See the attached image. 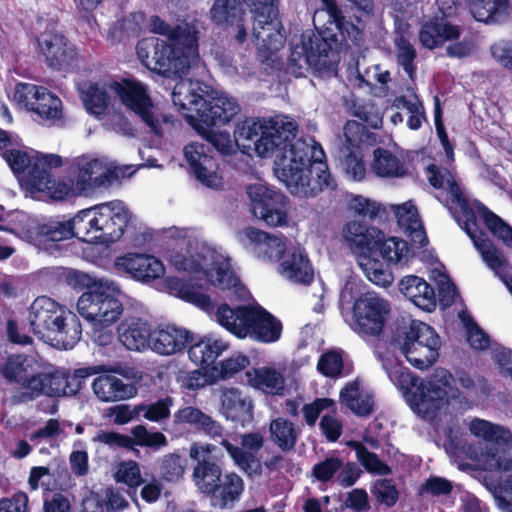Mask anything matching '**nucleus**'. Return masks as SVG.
Segmentation results:
<instances>
[{
  "label": "nucleus",
  "mask_w": 512,
  "mask_h": 512,
  "mask_svg": "<svg viewBox=\"0 0 512 512\" xmlns=\"http://www.w3.org/2000/svg\"><path fill=\"white\" fill-rule=\"evenodd\" d=\"M194 127L223 154L232 152L236 143L259 157L274 156V173L293 195L315 197L335 186L322 146L312 138H296L297 124L287 116L245 119L237 124L234 140L228 132L214 131L200 122Z\"/></svg>",
  "instance_id": "nucleus-1"
},
{
  "label": "nucleus",
  "mask_w": 512,
  "mask_h": 512,
  "mask_svg": "<svg viewBox=\"0 0 512 512\" xmlns=\"http://www.w3.org/2000/svg\"><path fill=\"white\" fill-rule=\"evenodd\" d=\"M380 360L390 380L402 390L411 409L422 417H429L450 399L458 398V385L468 390L474 384L469 375L460 373L455 379L444 368H436L429 380L424 382L389 356L380 357Z\"/></svg>",
  "instance_id": "nucleus-2"
},
{
  "label": "nucleus",
  "mask_w": 512,
  "mask_h": 512,
  "mask_svg": "<svg viewBox=\"0 0 512 512\" xmlns=\"http://www.w3.org/2000/svg\"><path fill=\"white\" fill-rule=\"evenodd\" d=\"M184 233L169 255L175 269L197 279L205 278L213 286L227 291L229 298L247 299L249 293L232 270L228 255L209 246L194 232L186 230Z\"/></svg>",
  "instance_id": "nucleus-3"
},
{
  "label": "nucleus",
  "mask_w": 512,
  "mask_h": 512,
  "mask_svg": "<svg viewBox=\"0 0 512 512\" xmlns=\"http://www.w3.org/2000/svg\"><path fill=\"white\" fill-rule=\"evenodd\" d=\"M70 280L87 288L77 300L78 313L90 324L94 340L99 345H107L113 339L112 326L123 314L125 296L120 285L108 278H95L74 271Z\"/></svg>",
  "instance_id": "nucleus-4"
},
{
  "label": "nucleus",
  "mask_w": 512,
  "mask_h": 512,
  "mask_svg": "<svg viewBox=\"0 0 512 512\" xmlns=\"http://www.w3.org/2000/svg\"><path fill=\"white\" fill-rule=\"evenodd\" d=\"M215 319L238 338L274 343L282 334L280 320L260 306L231 308L227 304H221L215 312Z\"/></svg>",
  "instance_id": "nucleus-5"
},
{
  "label": "nucleus",
  "mask_w": 512,
  "mask_h": 512,
  "mask_svg": "<svg viewBox=\"0 0 512 512\" xmlns=\"http://www.w3.org/2000/svg\"><path fill=\"white\" fill-rule=\"evenodd\" d=\"M180 33L186 36V50L177 49L156 37L144 38L137 45L139 60L148 69L164 75L184 73L198 59V44H194L188 28Z\"/></svg>",
  "instance_id": "nucleus-6"
},
{
  "label": "nucleus",
  "mask_w": 512,
  "mask_h": 512,
  "mask_svg": "<svg viewBox=\"0 0 512 512\" xmlns=\"http://www.w3.org/2000/svg\"><path fill=\"white\" fill-rule=\"evenodd\" d=\"M390 347L393 353L399 352L415 368L426 369L439 356L440 338L431 326L414 320L396 332Z\"/></svg>",
  "instance_id": "nucleus-7"
},
{
  "label": "nucleus",
  "mask_w": 512,
  "mask_h": 512,
  "mask_svg": "<svg viewBox=\"0 0 512 512\" xmlns=\"http://www.w3.org/2000/svg\"><path fill=\"white\" fill-rule=\"evenodd\" d=\"M110 90L117 94L123 105L137 115L154 134L162 136L174 126V121L158 112L146 86L142 83L135 80L112 82Z\"/></svg>",
  "instance_id": "nucleus-8"
},
{
  "label": "nucleus",
  "mask_w": 512,
  "mask_h": 512,
  "mask_svg": "<svg viewBox=\"0 0 512 512\" xmlns=\"http://www.w3.org/2000/svg\"><path fill=\"white\" fill-rule=\"evenodd\" d=\"M68 175L74 181L77 194L109 186L119 175V169L104 158L83 154L70 160Z\"/></svg>",
  "instance_id": "nucleus-9"
},
{
  "label": "nucleus",
  "mask_w": 512,
  "mask_h": 512,
  "mask_svg": "<svg viewBox=\"0 0 512 512\" xmlns=\"http://www.w3.org/2000/svg\"><path fill=\"white\" fill-rule=\"evenodd\" d=\"M254 14L255 24L252 39L260 51L273 53L284 44L278 20L277 0H243Z\"/></svg>",
  "instance_id": "nucleus-10"
},
{
  "label": "nucleus",
  "mask_w": 512,
  "mask_h": 512,
  "mask_svg": "<svg viewBox=\"0 0 512 512\" xmlns=\"http://www.w3.org/2000/svg\"><path fill=\"white\" fill-rule=\"evenodd\" d=\"M390 311L391 307L386 299L368 293L354 302L352 318L348 324L364 340L377 338L383 331Z\"/></svg>",
  "instance_id": "nucleus-11"
},
{
  "label": "nucleus",
  "mask_w": 512,
  "mask_h": 512,
  "mask_svg": "<svg viewBox=\"0 0 512 512\" xmlns=\"http://www.w3.org/2000/svg\"><path fill=\"white\" fill-rule=\"evenodd\" d=\"M329 45L327 42L306 32L301 35L299 44L293 46L289 58L290 70L297 76H304L310 68L316 71L327 69L331 65L329 59Z\"/></svg>",
  "instance_id": "nucleus-12"
},
{
  "label": "nucleus",
  "mask_w": 512,
  "mask_h": 512,
  "mask_svg": "<svg viewBox=\"0 0 512 512\" xmlns=\"http://www.w3.org/2000/svg\"><path fill=\"white\" fill-rule=\"evenodd\" d=\"M426 177L434 188L446 191L445 199L439 195L436 198L450 210L456 220L457 216L472 219L474 211L448 168L431 164L426 169Z\"/></svg>",
  "instance_id": "nucleus-13"
},
{
  "label": "nucleus",
  "mask_w": 512,
  "mask_h": 512,
  "mask_svg": "<svg viewBox=\"0 0 512 512\" xmlns=\"http://www.w3.org/2000/svg\"><path fill=\"white\" fill-rule=\"evenodd\" d=\"M220 444L232 458L235 465L248 475L261 473L262 464L258 452L264 447V436L258 432L239 435L240 446L232 444L225 435L219 438Z\"/></svg>",
  "instance_id": "nucleus-14"
},
{
  "label": "nucleus",
  "mask_w": 512,
  "mask_h": 512,
  "mask_svg": "<svg viewBox=\"0 0 512 512\" xmlns=\"http://www.w3.org/2000/svg\"><path fill=\"white\" fill-rule=\"evenodd\" d=\"M94 207L99 226V239L106 242L119 240L132 219V214L125 203L113 200Z\"/></svg>",
  "instance_id": "nucleus-15"
},
{
  "label": "nucleus",
  "mask_w": 512,
  "mask_h": 512,
  "mask_svg": "<svg viewBox=\"0 0 512 512\" xmlns=\"http://www.w3.org/2000/svg\"><path fill=\"white\" fill-rule=\"evenodd\" d=\"M209 91L210 86L191 79H181L173 88V104L190 119L193 126L200 121L202 103L209 97Z\"/></svg>",
  "instance_id": "nucleus-16"
},
{
  "label": "nucleus",
  "mask_w": 512,
  "mask_h": 512,
  "mask_svg": "<svg viewBox=\"0 0 512 512\" xmlns=\"http://www.w3.org/2000/svg\"><path fill=\"white\" fill-rule=\"evenodd\" d=\"M479 466L490 472H511L512 457L506 451L486 447L477 457ZM495 503L502 512H512V475L503 484L502 490L494 495Z\"/></svg>",
  "instance_id": "nucleus-17"
},
{
  "label": "nucleus",
  "mask_w": 512,
  "mask_h": 512,
  "mask_svg": "<svg viewBox=\"0 0 512 512\" xmlns=\"http://www.w3.org/2000/svg\"><path fill=\"white\" fill-rule=\"evenodd\" d=\"M68 309L55 300L41 296L36 298L28 311V322L33 333L41 340L47 342L48 336L57 326V321Z\"/></svg>",
  "instance_id": "nucleus-18"
},
{
  "label": "nucleus",
  "mask_w": 512,
  "mask_h": 512,
  "mask_svg": "<svg viewBox=\"0 0 512 512\" xmlns=\"http://www.w3.org/2000/svg\"><path fill=\"white\" fill-rule=\"evenodd\" d=\"M184 157L195 178L207 187L219 188L222 179L208 144L191 142L184 147Z\"/></svg>",
  "instance_id": "nucleus-19"
},
{
  "label": "nucleus",
  "mask_w": 512,
  "mask_h": 512,
  "mask_svg": "<svg viewBox=\"0 0 512 512\" xmlns=\"http://www.w3.org/2000/svg\"><path fill=\"white\" fill-rule=\"evenodd\" d=\"M457 222L469 237L472 239L473 244L477 251L480 253L484 263L498 276L501 281L506 285L509 283L511 276L506 273L507 260L500 250L488 239L478 236L476 233V217L472 212V219L468 217L461 218L457 216Z\"/></svg>",
  "instance_id": "nucleus-20"
},
{
  "label": "nucleus",
  "mask_w": 512,
  "mask_h": 512,
  "mask_svg": "<svg viewBox=\"0 0 512 512\" xmlns=\"http://www.w3.org/2000/svg\"><path fill=\"white\" fill-rule=\"evenodd\" d=\"M114 267L119 273L127 274L141 282H150L162 277L165 273L163 263L147 254L128 253L117 257Z\"/></svg>",
  "instance_id": "nucleus-21"
},
{
  "label": "nucleus",
  "mask_w": 512,
  "mask_h": 512,
  "mask_svg": "<svg viewBox=\"0 0 512 512\" xmlns=\"http://www.w3.org/2000/svg\"><path fill=\"white\" fill-rule=\"evenodd\" d=\"M202 107L199 122L207 127L228 123L240 111L239 104L233 97L211 88Z\"/></svg>",
  "instance_id": "nucleus-22"
},
{
  "label": "nucleus",
  "mask_w": 512,
  "mask_h": 512,
  "mask_svg": "<svg viewBox=\"0 0 512 512\" xmlns=\"http://www.w3.org/2000/svg\"><path fill=\"white\" fill-rule=\"evenodd\" d=\"M192 340V333L186 328L162 325L153 331L150 350L159 355L170 356L183 351Z\"/></svg>",
  "instance_id": "nucleus-23"
},
{
  "label": "nucleus",
  "mask_w": 512,
  "mask_h": 512,
  "mask_svg": "<svg viewBox=\"0 0 512 512\" xmlns=\"http://www.w3.org/2000/svg\"><path fill=\"white\" fill-rule=\"evenodd\" d=\"M4 159L15 174L27 172L25 176L26 184L30 187V176L34 166L38 162H45V166L59 167L62 165V159L56 154H41L35 150L12 148L6 150L3 154Z\"/></svg>",
  "instance_id": "nucleus-24"
},
{
  "label": "nucleus",
  "mask_w": 512,
  "mask_h": 512,
  "mask_svg": "<svg viewBox=\"0 0 512 512\" xmlns=\"http://www.w3.org/2000/svg\"><path fill=\"white\" fill-rule=\"evenodd\" d=\"M54 166H45V162H38L30 176V189L46 192L52 199L62 200L71 194H77L74 181L68 175L67 181L56 182L50 173Z\"/></svg>",
  "instance_id": "nucleus-25"
},
{
  "label": "nucleus",
  "mask_w": 512,
  "mask_h": 512,
  "mask_svg": "<svg viewBox=\"0 0 512 512\" xmlns=\"http://www.w3.org/2000/svg\"><path fill=\"white\" fill-rule=\"evenodd\" d=\"M119 341L131 351L150 349L153 331L149 322L140 317H127L118 326Z\"/></svg>",
  "instance_id": "nucleus-26"
},
{
  "label": "nucleus",
  "mask_w": 512,
  "mask_h": 512,
  "mask_svg": "<svg viewBox=\"0 0 512 512\" xmlns=\"http://www.w3.org/2000/svg\"><path fill=\"white\" fill-rule=\"evenodd\" d=\"M75 236L71 220H49L45 223L31 221L28 238L39 247L48 249L50 243L63 241Z\"/></svg>",
  "instance_id": "nucleus-27"
},
{
  "label": "nucleus",
  "mask_w": 512,
  "mask_h": 512,
  "mask_svg": "<svg viewBox=\"0 0 512 512\" xmlns=\"http://www.w3.org/2000/svg\"><path fill=\"white\" fill-rule=\"evenodd\" d=\"M38 43L51 68L62 69L72 65L76 52L64 36L44 33L38 38Z\"/></svg>",
  "instance_id": "nucleus-28"
},
{
  "label": "nucleus",
  "mask_w": 512,
  "mask_h": 512,
  "mask_svg": "<svg viewBox=\"0 0 512 512\" xmlns=\"http://www.w3.org/2000/svg\"><path fill=\"white\" fill-rule=\"evenodd\" d=\"M342 235L349 248L360 257L374 251L380 241L381 231L353 220L344 225Z\"/></svg>",
  "instance_id": "nucleus-29"
},
{
  "label": "nucleus",
  "mask_w": 512,
  "mask_h": 512,
  "mask_svg": "<svg viewBox=\"0 0 512 512\" xmlns=\"http://www.w3.org/2000/svg\"><path fill=\"white\" fill-rule=\"evenodd\" d=\"M108 373L96 377L92 382L95 396L102 402H118L133 398L137 388L131 383H125L121 378Z\"/></svg>",
  "instance_id": "nucleus-30"
},
{
  "label": "nucleus",
  "mask_w": 512,
  "mask_h": 512,
  "mask_svg": "<svg viewBox=\"0 0 512 512\" xmlns=\"http://www.w3.org/2000/svg\"><path fill=\"white\" fill-rule=\"evenodd\" d=\"M323 5L324 9L317 11L314 15L313 21L315 24L317 18L325 12L328 15L326 30L331 33L330 37L333 40L338 41V35H340L343 40L350 39L353 42L361 40L360 29L343 16L342 10L333 0H323Z\"/></svg>",
  "instance_id": "nucleus-31"
},
{
  "label": "nucleus",
  "mask_w": 512,
  "mask_h": 512,
  "mask_svg": "<svg viewBox=\"0 0 512 512\" xmlns=\"http://www.w3.org/2000/svg\"><path fill=\"white\" fill-rule=\"evenodd\" d=\"M173 423L175 425L187 424L192 426L215 441L224 436L223 426L201 409L194 406H185L175 411Z\"/></svg>",
  "instance_id": "nucleus-32"
},
{
  "label": "nucleus",
  "mask_w": 512,
  "mask_h": 512,
  "mask_svg": "<svg viewBox=\"0 0 512 512\" xmlns=\"http://www.w3.org/2000/svg\"><path fill=\"white\" fill-rule=\"evenodd\" d=\"M400 290L414 305L425 311H432L436 307V294L434 288L424 279L410 275L400 281Z\"/></svg>",
  "instance_id": "nucleus-33"
},
{
  "label": "nucleus",
  "mask_w": 512,
  "mask_h": 512,
  "mask_svg": "<svg viewBox=\"0 0 512 512\" xmlns=\"http://www.w3.org/2000/svg\"><path fill=\"white\" fill-rule=\"evenodd\" d=\"M222 411L227 419L246 422L252 419L251 398L237 388H226L221 395Z\"/></svg>",
  "instance_id": "nucleus-34"
},
{
  "label": "nucleus",
  "mask_w": 512,
  "mask_h": 512,
  "mask_svg": "<svg viewBox=\"0 0 512 512\" xmlns=\"http://www.w3.org/2000/svg\"><path fill=\"white\" fill-rule=\"evenodd\" d=\"M243 233L250 241L254 254L259 258L278 260L286 249L283 239L275 235L252 227L246 228Z\"/></svg>",
  "instance_id": "nucleus-35"
},
{
  "label": "nucleus",
  "mask_w": 512,
  "mask_h": 512,
  "mask_svg": "<svg viewBox=\"0 0 512 512\" xmlns=\"http://www.w3.org/2000/svg\"><path fill=\"white\" fill-rule=\"evenodd\" d=\"M395 213L399 227L404 233L411 237V240L423 247L428 240L422 222L419 218L418 211L411 201L399 205H390Z\"/></svg>",
  "instance_id": "nucleus-36"
},
{
  "label": "nucleus",
  "mask_w": 512,
  "mask_h": 512,
  "mask_svg": "<svg viewBox=\"0 0 512 512\" xmlns=\"http://www.w3.org/2000/svg\"><path fill=\"white\" fill-rule=\"evenodd\" d=\"M57 322V326L48 336L47 342L50 341L57 348L65 350L73 348L82 336V326L79 318L68 309L62 319Z\"/></svg>",
  "instance_id": "nucleus-37"
},
{
  "label": "nucleus",
  "mask_w": 512,
  "mask_h": 512,
  "mask_svg": "<svg viewBox=\"0 0 512 512\" xmlns=\"http://www.w3.org/2000/svg\"><path fill=\"white\" fill-rule=\"evenodd\" d=\"M279 273L287 280L308 284L313 278V270L306 254L301 249L287 252L279 266Z\"/></svg>",
  "instance_id": "nucleus-38"
},
{
  "label": "nucleus",
  "mask_w": 512,
  "mask_h": 512,
  "mask_svg": "<svg viewBox=\"0 0 512 512\" xmlns=\"http://www.w3.org/2000/svg\"><path fill=\"white\" fill-rule=\"evenodd\" d=\"M461 29L445 19H435L426 22L420 32L419 39L423 46L433 49L446 41L459 38Z\"/></svg>",
  "instance_id": "nucleus-39"
},
{
  "label": "nucleus",
  "mask_w": 512,
  "mask_h": 512,
  "mask_svg": "<svg viewBox=\"0 0 512 512\" xmlns=\"http://www.w3.org/2000/svg\"><path fill=\"white\" fill-rule=\"evenodd\" d=\"M228 348V343L215 334H208L193 344L188 355L190 360L198 366H208Z\"/></svg>",
  "instance_id": "nucleus-40"
},
{
  "label": "nucleus",
  "mask_w": 512,
  "mask_h": 512,
  "mask_svg": "<svg viewBox=\"0 0 512 512\" xmlns=\"http://www.w3.org/2000/svg\"><path fill=\"white\" fill-rule=\"evenodd\" d=\"M247 380L250 386L272 395L282 394L285 387L283 373L271 366H263L247 371Z\"/></svg>",
  "instance_id": "nucleus-41"
},
{
  "label": "nucleus",
  "mask_w": 512,
  "mask_h": 512,
  "mask_svg": "<svg viewBox=\"0 0 512 512\" xmlns=\"http://www.w3.org/2000/svg\"><path fill=\"white\" fill-rule=\"evenodd\" d=\"M371 169L380 178H402L408 174L404 160L397 154L384 148H377L373 153Z\"/></svg>",
  "instance_id": "nucleus-42"
},
{
  "label": "nucleus",
  "mask_w": 512,
  "mask_h": 512,
  "mask_svg": "<svg viewBox=\"0 0 512 512\" xmlns=\"http://www.w3.org/2000/svg\"><path fill=\"white\" fill-rule=\"evenodd\" d=\"M340 400L343 405L359 416L369 415L374 406L373 396L357 380L348 383L341 390Z\"/></svg>",
  "instance_id": "nucleus-43"
},
{
  "label": "nucleus",
  "mask_w": 512,
  "mask_h": 512,
  "mask_svg": "<svg viewBox=\"0 0 512 512\" xmlns=\"http://www.w3.org/2000/svg\"><path fill=\"white\" fill-rule=\"evenodd\" d=\"M192 480L204 494H215L222 476L220 466L211 460L196 461Z\"/></svg>",
  "instance_id": "nucleus-44"
},
{
  "label": "nucleus",
  "mask_w": 512,
  "mask_h": 512,
  "mask_svg": "<svg viewBox=\"0 0 512 512\" xmlns=\"http://www.w3.org/2000/svg\"><path fill=\"white\" fill-rule=\"evenodd\" d=\"M149 27L151 32L166 36V42L168 43V45L174 46L175 48L180 50H186L187 48L186 36L182 35V33H180V30L188 28L192 32L194 44H198L197 30L193 25L185 23L182 25H178L176 27H171L160 17L152 16L149 20Z\"/></svg>",
  "instance_id": "nucleus-45"
},
{
  "label": "nucleus",
  "mask_w": 512,
  "mask_h": 512,
  "mask_svg": "<svg viewBox=\"0 0 512 512\" xmlns=\"http://www.w3.org/2000/svg\"><path fill=\"white\" fill-rule=\"evenodd\" d=\"M335 158L348 179L353 181L364 179L366 167L360 150H353L347 145H342L336 148Z\"/></svg>",
  "instance_id": "nucleus-46"
},
{
  "label": "nucleus",
  "mask_w": 512,
  "mask_h": 512,
  "mask_svg": "<svg viewBox=\"0 0 512 512\" xmlns=\"http://www.w3.org/2000/svg\"><path fill=\"white\" fill-rule=\"evenodd\" d=\"M469 430L472 435L486 442L497 445L512 443V434L507 428L484 419H473L469 424Z\"/></svg>",
  "instance_id": "nucleus-47"
},
{
  "label": "nucleus",
  "mask_w": 512,
  "mask_h": 512,
  "mask_svg": "<svg viewBox=\"0 0 512 512\" xmlns=\"http://www.w3.org/2000/svg\"><path fill=\"white\" fill-rule=\"evenodd\" d=\"M109 85L85 84L80 89L81 99L86 110L96 116L103 114L110 103L111 93Z\"/></svg>",
  "instance_id": "nucleus-48"
},
{
  "label": "nucleus",
  "mask_w": 512,
  "mask_h": 512,
  "mask_svg": "<svg viewBox=\"0 0 512 512\" xmlns=\"http://www.w3.org/2000/svg\"><path fill=\"white\" fill-rule=\"evenodd\" d=\"M37 367L36 361L29 356L13 355L0 366V372L10 383L19 386Z\"/></svg>",
  "instance_id": "nucleus-49"
},
{
  "label": "nucleus",
  "mask_w": 512,
  "mask_h": 512,
  "mask_svg": "<svg viewBox=\"0 0 512 512\" xmlns=\"http://www.w3.org/2000/svg\"><path fill=\"white\" fill-rule=\"evenodd\" d=\"M374 250H378L382 258L389 264L406 265L410 259V249L406 241L398 237L383 239L381 233L380 241Z\"/></svg>",
  "instance_id": "nucleus-50"
},
{
  "label": "nucleus",
  "mask_w": 512,
  "mask_h": 512,
  "mask_svg": "<svg viewBox=\"0 0 512 512\" xmlns=\"http://www.w3.org/2000/svg\"><path fill=\"white\" fill-rule=\"evenodd\" d=\"M269 431L271 440L282 451L294 449L299 432L293 422L282 417L276 418L271 421Z\"/></svg>",
  "instance_id": "nucleus-51"
},
{
  "label": "nucleus",
  "mask_w": 512,
  "mask_h": 512,
  "mask_svg": "<svg viewBox=\"0 0 512 512\" xmlns=\"http://www.w3.org/2000/svg\"><path fill=\"white\" fill-rule=\"evenodd\" d=\"M374 142L375 135L372 132L363 124L350 120L346 122L343 129V138H338L336 148L347 145L353 150H361L362 145H372Z\"/></svg>",
  "instance_id": "nucleus-52"
},
{
  "label": "nucleus",
  "mask_w": 512,
  "mask_h": 512,
  "mask_svg": "<svg viewBox=\"0 0 512 512\" xmlns=\"http://www.w3.org/2000/svg\"><path fill=\"white\" fill-rule=\"evenodd\" d=\"M31 112L45 123H54L62 116V102L59 97L44 87L35 105L32 106Z\"/></svg>",
  "instance_id": "nucleus-53"
},
{
  "label": "nucleus",
  "mask_w": 512,
  "mask_h": 512,
  "mask_svg": "<svg viewBox=\"0 0 512 512\" xmlns=\"http://www.w3.org/2000/svg\"><path fill=\"white\" fill-rule=\"evenodd\" d=\"M209 14L216 25L233 26L243 16L244 10L239 0H215Z\"/></svg>",
  "instance_id": "nucleus-54"
},
{
  "label": "nucleus",
  "mask_w": 512,
  "mask_h": 512,
  "mask_svg": "<svg viewBox=\"0 0 512 512\" xmlns=\"http://www.w3.org/2000/svg\"><path fill=\"white\" fill-rule=\"evenodd\" d=\"M289 201L284 194L275 196L264 211L257 213L256 218L262 220L271 227H283L288 224Z\"/></svg>",
  "instance_id": "nucleus-55"
},
{
  "label": "nucleus",
  "mask_w": 512,
  "mask_h": 512,
  "mask_svg": "<svg viewBox=\"0 0 512 512\" xmlns=\"http://www.w3.org/2000/svg\"><path fill=\"white\" fill-rule=\"evenodd\" d=\"M244 489L243 481L236 473H228L220 480L215 493V506L225 508L239 499Z\"/></svg>",
  "instance_id": "nucleus-56"
},
{
  "label": "nucleus",
  "mask_w": 512,
  "mask_h": 512,
  "mask_svg": "<svg viewBox=\"0 0 512 512\" xmlns=\"http://www.w3.org/2000/svg\"><path fill=\"white\" fill-rule=\"evenodd\" d=\"M70 220L74 234L79 239L84 241L99 239V226L94 206L81 210Z\"/></svg>",
  "instance_id": "nucleus-57"
},
{
  "label": "nucleus",
  "mask_w": 512,
  "mask_h": 512,
  "mask_svg": "<svg viewBox=\"0 0 512 512\" xmlns=\"http://www.w3.org/2000/svg\"><path fill=\"white\" fill-rule=\"evenodd\" d=\"M44 379L43 373H38L35 369L14 389L12 394L13 401L15 403H26L44 395Z\"/></svg>",
  "instance_id": "nucleus-58"
},
{
  "label": "nucleus",
  "mask_w": 512,
  "mask_h": 512,
  "mask_svg": "<svg viewBox=\"0 0 512 512\" xmlns=\"http://www.w3.org/2000/svg\"><path fill=\"white\" fill-rule=\"evenodd\" d=\"M480 217L483 219L488 230L506 245L512 247V228L507 225L500 217L488 210L479 202L474 203Z\"/></svg>",
  "instance_id": "nucleus-59"
},
{
  "label": "nucleus",
  "mask_w": 512,
  "mask_h": 512,
  "mask_svg": "<svg viewBox=\"0 0 512 512\" xmlns=\"http://www.w3.org/2000/svg\"><path fill=\"white\" fill-rule=\"evenodd\" d=\"M171 293L185 301L191 302L205 311H210L212 303L210 298L179 279L169 280Z\"/></svg>",
  "instance_id": "nucleus-60"
},
{
  "label": "nucleus",
  "mask_w": 512,
  "mask_h": 512,
  "mask_svg": "<svg viewBox=\"0 0 512 512\" xmlns=\"http://www.w3.org/2000/svg\"><path fill=\"white\" fill-rule=\"evenodd\" d=\"M187 467V459L176 453L164 455L160 460L159 475L162 480L177 483L179 482Z\"/></svg>",
  "instance_id": "nucleus-61"
},
{
  "label": "nucleus",
  "mask_w": 512,
  "mask_h": 512,
  "mask_svg": "<svg viewBox=\"0 0 512 512\" xmlns=\"http://www.w3.org/2000/svg\"><path fill=\"white\" fill-rule=\"evenodd\" d=\"M358 264L372 283L381 287H387L392 283V273L388 269L383 268L379 261L370 258L368 254L358 257Z\"/></svg>",
  "instance_id": "nucleus-62"
},
{
  "label": "nucleus",
  "mask_w": 512,
  "mask_h": 512,
  "mask_svg": "<svg viewBox=\"0 0 512 512\" xmlns=\"http://www.w3.org/2000/svg\"><path fill=\"white\" fill-rule=\"evenodd\" d=\"M246 192L249 198L250 211L254 216L257 213H262L264 208L272 202V199L281 194L261 182L248 185Z\"/></svg>",
  "instance_id": "nucleus-63"
},
{
  "label": "nucleus",
  "mask_w": 512,
  "mask_h": 512,
  "mask_svg": "<svg viewBox=\"0 0 512 512\" xmlns=\"http://www.w3.org/2000/svg\"><path fill=\"white\" fill-rule=\"evenodd\" d=\"M349 447L355 451L356 458L367 472L377 475H388L391 469L379 457L370 452L361 442L351 441Z\"/></svg>",
  "instance_id": "nucleus-64"
}]
</instances>
